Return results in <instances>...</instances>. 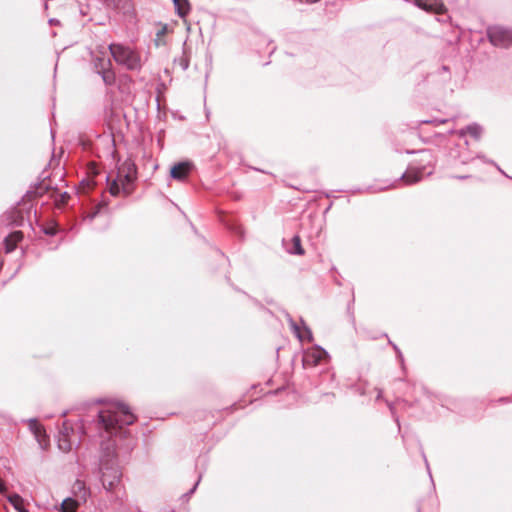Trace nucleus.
Instances as JSON below:
<instances>
[{
    "label": "nucleus",
    "mask_w": 512,
    "mask_h": 512,
    "mask_svg": "<svg viewBox=\"0 0 512 512\" xmlns=\"http://www.w3.org/2000/svg\"><path fill=\"white\" fill-rule=\"evenodd\" d=\"M117 178L121 181L122 191L129 195L132 192V185L137 178V167L132 161H125L119 168Z\"/></svg>",
    "instance_id": "4"
},
{
    "label": "nucleus",
    "mask_w": 512,
    "mask_h": 512,
    "mask_svg": "<svg viewBox=\"0 0 512 512\" xmlns=\"http://www.w3.org/2000/svg\"><path fill=\"white\" fill-rule=\"evenodd\" d=\"M420 162L421 163H428L430 164L431 162V153L429 151H421V159H420Z\"/></svg>",
    "instance_id": "24"
},
{
    "label": "nucleus",
    "mask_w": 512,
    "mask_h": 512,
    "mask_svg": "<svg viewBox=\"0 0 512 512\" xmlns=\"http://www.w3.org/2000/svg\"><path fill=\"white\" fill-rule=\"evenodd\" d=\"M424 169H425V165L415 166V167L410 166L406 170V172L403 173L398 180H396V182L403 181L407 185L415 184L423 178Z\"/></svg>",
    "instance_id": "7"
},
{
    "label": "nucleus",
    "mask_w": 512,
    "mask_h": 512,
    "mask_svg": "<svg viewBox=\"0 0 512 512\" xmlns=\"http://www.w3.org/2000/svg\"><path fill=\"white\" fill-rule=\"evenodd\" d=\"M508 398H500L499 401L504 402L507 401Z\"/></svg>",
    "instance_id": "37"
},
{
    "label": "nucleus",
    "mask_w": 512,
    "mask_h": 512,
    "mask_svg": "<svg viewBox=\"0 0 512 512\" xmlns=\"http://www.w3.org/2000/svg\"><path fill=\"white\" fill-rule=\"evenodd\" d=\"M417 512H420V508H418V511Z\"/></svg>",
    "instance_id": "42"
},
{
    "label": "nucleus",
    "mask_w": 512,
    "mask_h": 512,
    "mask_svg": "<svg viewBox=\"0 0 512 512\" xmlns=\"http://www.w3.org/2000/svg\"><path fill=\"white\" fill-rule=\"evenodd\" d=\"M287 320H288V323H289L292 331L294 332V334L300 341H303L305 338L308 341L313 340L312 332H311L310 328L308 326H306V324L304 323L303 320H301V322L303 324V330H304L305 336L302 334L301 329L298 326V324L293 320V318L289 314H287Z\"/></svg>",
    "instance_id": "10"
},
{
    "label": "nucleus",
    "mask_w": 512,
    "mask_h": 512,
    "mask_svg": "<svg viewBox=\"0 0 512 512\" xmlns=\"http://www.w3.org/2000/svg\"><path fill=\"white\" fill-rule=\"evenodd\" d=\"M390 344L393 346V349L396 351L397 357L399 358V360L403 363V355H402L400 349L397 347V345L393 344L391 341H390Z\"/></svg>",
    "instance_id": "27"
},
{
    "label": "nucleus",
    "mask_w": 512,
    "mask_h": 512,
    "mask_svg": "<svg viewBox=\"0 0 512 512\" xmlns=\"http://www.w3.org/2000/svg\"><path fill=\"white\" fill-rule=\"evenodd\" d=\"M425 463H426L427 469H429L428 460L426 458H425Z\"/></svg>",
    "instance_id": "39"
},
{
    "label": "nucleus",
    "mask_w": 512,
    "mask_h": 512,
    "mask_svg": "<svg viewBox=\"0 0 512 512\" xmlns=\"http://www.w3.org/2000/svg\"><path fill=\"white\" fill-rule=\"evenodd\" d=\"M452 178H455L458 180H465V179L470 178V175H455V176H452Z\"/></svg>",
    "instance_id": "31"
},
{
    "label": "nucleus",
    "mask_w": 512,
    "mask_h": 512,
    "mask_svg": "<svg viewBox=\"0 0 512 512\" xmlns=\"http://www.w3.org/2000/svg\"><path fill=\"white\" fill-rule=\"evenodd\" d=\"M82 423H83L82 425L84 426L86 423H89V420L88 419H83Z\"/></svg>",
    "instance_id": "34"
},
{
    "label": "nucleus",
    "mask_w": 512,
    "mask_h": 512,
    "mask_svg": "<svg viewBox=\"0 0 512 512\" xmlns=\"http://www.w3.org/2000/svg\"><path fill=\"white\" fill-rule=\"evenodd\" d=\"M103 403L99 408H92L94 417L92 423L102 438L101 455L99 459L98 473L102 485L106 491L116 488L122 477L116 453V438L127 437L129 431L126 427L136 421V416L130 408L120 401L96 400L95 404Z\"/></svg>",
    "instance_id": "1"
},
{
    "label": "nucleus",
    "mask_w": 512,
    "mask_h": 512,
    "mask_svg": "<svg viewBox=\"0 0 512 512\" xmlns=\"http://www.w3.org/2000/svg\"><path fill=\"white\" fill-rule=\"evenodd\" d=\"M460 136L465 134L471 135L475 139H479L482 134V127L477 123L470 124L459 131Z\"/></svg>",
    "instance_id": "14"
},
{
    "label": "nucleus",
    "mask_w": 512,
    "mask_h": 512,
    "mask_svg": "<svg viewBox=\"0 0 512 512\" xmlns=\"http://www.w3.org/2000/svg\"><path fill=\"white\" fill-rule=\"evenodd\" d=\"M288 252L290 254H295V255H303L304 254V249L302 248L301 239L299 236L296 235L292 238V247L288 250Z\"/></svg>",
    "instance_id": "16"
},
{
    "label": "nucleus",
    "mask_w": 512,
    "mask_h": 512,
    "mask_svg": "<svg viewBox=\"0 0 512 512\" xmlns=\"http://www.w3.org/2000/svg\"><path fill=\"white\" fill-rule=\"evenodd\" d=\"M96 213H93L90 218L93 219L95 217Z\"/></svg>",
    "instance_id": "40"
},
{
    "label": "nucleus",
    "mask_w": 512,
    "mask_h": 512,
    "mask_svg": "<svg viewBox=\"0 0 512 512\" xmlns=\"http://www.w3.org/2000/svg\"><path fill=\"white\" fill-rule=\"evenodd\" d=\"M199 481H200V478H199V479H198V481L194 484V486L189 490V492L186 494L187 496H190V495H192V494L195 492V490H196V488H197V486H198V484H199Z\"/></svg>",
    "instance_id": "29"
},
{
    "label": "nucleus",
    "mask_w": 512,
    "mask_h": 512,
    "mask_svg": "<svg viewBox=\"0 0 512 512\" xmlns=\"http://www.w3.org/2000/svg\"><path fill=\"white\" fill-rule=\"evenodd\" d=\"M79 506V501L75 500L71 497H68L63 500L60 505L61 512H74Z\"/></svg>",
    "instance_id": "15"
},
{
    "label": "nucleus",
    "mask_w": 512,
    "mask_h": 512,
    "mask_svg": "<svg viewBox=\"0 0 512 512\" xmlns=\"http://www.w3.org/2000/svg\"><path fill=\"white\" fill-rule=\"evenodd\" d=\"M328 358V352L321 346L316 345L313 348L304 351L302 358L303 367H314Z\"/></svg>",
    "instance_id": "5"
},
{
    "label": "nucleus",
    "mask_w": 512,
    "mask_h": 512,
    "mask_svg": "<svg viewBox=\"0 0 512 512\" xmlns=\"http://www.w3.org/2000/svg\"><path fill=\"white\" fill-rule=\"evenodd\" d=\"M2 265H3V260H2V258L0 257V269L2 268Z\"/></svg>",
    "instance_id": "36"
},
{
    "label": "nucleus",
    "mask_w": 512,
    "mask_h": 512,
    "mask_svg": "<svg viewBox=\"0 0 512 512\" xmlns=\"http://www.w3.org/2000/svg\"><path fill=\"white\" fill-rule=\"evenodd\" d=\"M476 158L483 160L487 164H491L496 167V169L503 174L504 176L508 177V175L499 167L497 163H495L493 160L487 159L483 154H478Z\"/></svg>",
    "instance_id": "21"
},
{
    "label": "nucleus",
    "mask_w": 512,
    "mask_h": 512,
    "mask_svg": "<svg viewBox=\"0 0 512 512\" xmlns=\"http://www.w3.org/2000/svg\"><path fill=\"white\" fill-rule=\"evenodd\" d=\"M98 74L101 75L104 83L107 84V85L112 84L114 82V80H115L114 73L111 72L106 67H102V70H98Z\"/></svg>",
    "instance_id": "19"
},
{
    "label": "nucleus",
    "mask_w": 512,
    "mask_h": 512,
    "mask_svg": "<svg viewBox=\"0 0 512 512\" xmlns=\"http://www.w3.org/2000/svg\"><path fill=\"white\" fill-rule=\"evenodd\" d=\"M415 6L418 8L436 14H443L446 12L445 5L440 0H414Z\"/></svg>",
    "instance_id": "8"
},
{
    "label": "nucleus",
    "mask_w": 512,
    "mask_h": 512,
    "mask_svg": "<svg viewBox=\"0 0 512 512\" xmlns=\"http://www.w3.org/2000/svg\"><path fill=\"white\" fill-rule=\"evenodd\" d=\"M442 70H443V71H448V70H449V67L444 65V66H442Z\"/></svg>",
    "instance_id": "33"
},
{
    "label": "nucleus",
    "mask_w": 512,
    "mask_h": 512,
    "mask_svg": "<svg viewBox=\"0 0 512 512\" xmlns=\"http://www.w3.org/2000/svg\"><path fill=\"white\" fill-rule=\"evenodd\" d=\"M167 32V26L164 25L158 32H157V37H162L163 35H165Z\"/></svg>",
    "instance_id": "28"
},
{
    "label": "nucleus",
    "mask_w": 512,
    "mask_h": 512,
    "mask_svg": "<svg viewBox=\"0 0 512 512\" xmlns=\"http://www.w3.org/2000/svg\"><path fill=\"white\" fill-rule=\"evenodd\" d=\"M107 182L109 183V192L112 196L119 195L122 190L121 181L116 178L110 181V177H107Z\"/></svg>",
    "instance_id": "17"
},
{
    "label": "nucleus",
    "mask_w": 512,
    "mask_h": 512,
    "mask_svg": "<svg viewBox=\"0 0 512 512\" xmlns=\"http://www.w3.org/2000/svg\"><path fill=\"white\" fill-rule=\"evenodd\" d=\"M191 169L192 164L190 162H179L171 168L170 175L175 180L184 181L191 172Z\"/></svg>",
    "instance_id": "9"
},
{
    "label": "nucleus",
    "mask_w": 512,
    "mask_h": 512,
    "mask_svg": "<svg viewBox=\"0 0 512 512\" xmlns=\"http://www.w3.org/2000/svg\"><path fill=\"white\" fill-rule=\"evenodd\" d=\"M487 37L490 43L499 48H508L512 45V28L494 25L487 28Z\"/></svg>",
    "instance_id": "3"
},
{
    "label": "nucleus",
    "mask_w": 512,
    "mask_h": 512,
    "mask_svg": "<svg viewBox=\"0 0 512 512\" xmlns=\"http://www.w3.org/2000/svg\"><path fill=\"white\" fill-rule=\"evenodd\" d=\"M107 65H110L109 60L105 61V59L100 58V57H97L94 59V66L97 71L102 70V67H106Z\"/></svg>",
    "instance_id": "22"
},
{
    "label": "nucleus",
    "mask_w": 512,
    "mask_h": 512,
    "mask_svg": "<svg viewBox=\"0 0 512 512\" xmlns=\"http://www.w3.org/2000/svg\"><path fill=\"white\" fill-rule=\"evenodd\" d=\"M109 51L113 59L126 69L135 71L142 67L141 57L139 53L131 47L120 43H112L109 45Z\"/></svg>",
    "instance_id": "2"
},
{
    "label": "nucleus",
    "mask_w": 512,
    "mask_h": 512,
    "mask_svg": "<svg viewBox=\"0 0 512 512\" xmlns=\"http://www.w3.org/2000/svg\"><path fill=\"white\" fill-rule=\"evenodd\" d=\"M108 6H112L114 9L121 10L130 8L129 0H107Z\"/></svg>",
    "instance_id": "20"
},
{
    "label": "nucleus",
    "mask_w": 512,
    "mask_h": 512,
    "mask_svg": "<svg viewBox=\"0 0 512 512\" xmlns=\"http://www.w3.org/2000/svg\"><path fill=\"white\" fill-rule=\"evenodd\" d=\"M312 2H317L318 0H311Z\"/></svg>",
    "instance_id": "41"
},
{
    "label": "nucleus",
    "mask_w": 512,
    "mask_h": 512,
    "mask_svg": "<svg viewBox=\"0 0 512 512\" xmlns=\"http://www.w3.org/2000/svg\"><path fill=\"white\" fill-rule=\"evenodd\" d=\"M5 492H6V485H5L4 481L0 478V494L5 493Z\"/></svg>",
    "instance_id": "30"
},
{
    "label": "nucleus",
    "mask_w": 512,
    "mask_h": 512,
    "mask_svg": "<svg viewBox=\"0 0 512 512\" xmlns=\"http://www.w3.org/2000/svg\"><path fill=\"white\" fill-rule=\"evenodd\" d=\"M7 500L8 502L13 506V508L18 512L21 508H24L22 503H23V498L17 494V493H14V494H10L7 496Z\"/></svg>",
    "instance_id": "18"
},
{
    "label": "nucleus",
    "mask_w": 512,
    "mask_h": 512,
    "mask_svg": "<svg viewBox=\"0 0 512 512\" xmlns=\"http://www.w3.org/2000/svg\"><path fill=\"white\" fill-rule=\"evenodd\" d=\"M23 238V233L21 231H14L10 233L4 239V246L6 253H11L16 248L18 242H20Z\"/></svg>",
    "instance_id": "12"
},
{
    "label": "nucleus",
    "mask_w": 512,
    "mask_h": 512,
    "mask_svg": "<svg viewBox=\"0 0 512 512\" xmlns=\"http://www.w3.org/2000/svg\"><path fill=\"white\" fill-rule=\"evenodd\" d=\"M382 397V390H378V394H377V400H379L380 398Z\"/></svg>",
    "instance_id": "32"
},
{
    "label": "nucleus",
    "mask_w": 512,
    "mask_h": 512,
    "mask_svg": "<svg viewBox=\"0 0 512 512\" xmlns=\"http://www.w3.org/2000/svg\"><path fill=\"white\" fill-rule=\"evenodd\" d=\"M57 232V229L55 227H47L44 229V233L46 235L54 236Z\"/></svg>",
    "instance_id": "26"
},
{
    "label": "nucleus",
    "mask_w": 512,
    "mask_h": 512,
    "mask_svg": "<svg viewBox=\"0 0 512 512\" xmlns=\"http://www.w3.org/2000/svg\"><path fill=\"white\" fill-rule=\"evenodd\" d=\"M28 425L29 430L34 435L40 448L45 450L49 446V436L47 435L44 427L35 418L29 419Z\"/></svg>",
    "instance_id": "6"
},
{
    "label": "nucleus",
    "mask_w": 512,
    "mask_h": 512,
    "mask_svg": "<svg viewBox=\"0 0 512 512\" xmlns=\"http://www.w3.org/2000/svg\"><path fill=\"white\" fill-rule=\"evenodd\" d=\"M389 409L393 413V406H392V404H389Z\"/></svg>",
    "instance_id": "38"
},
{
    "label": "nucleus",
    "mask_w": 512,
    "mask_h": 512,
    "mask_svg": "<svg viewBox=\"0 0 512 512\" xmlns=\"http://www.w3.org/2000/svg\"><path fill=\"white\" fill-rule=\"evenodd\" d=\"M18 512H29V511L25 508H21Z\"/></svg>",
    "instance_id": "35"
},
{
    "label": "nucleus",
    "mask_w": 512,
    "mask_h": 512,
    "mask_svg": "<svg viewBox=\"0 0 512 512\" xmlns=\"http://www.w3.org/2000/svg\"><path fill=\"white\" fill-rule=\"evenodd\" d=\"M75 488H77L78 490H84V495H86V489H85V484L84 482L80 481V480H77L75 485H74ZM83 500L85 501V496H83Z\"/></svg>",
    "instance_id": "25"
},
{
    "label": "nucleus",
    "mask_w": 512,
    "mask_h": 512,
    "mask_svg": "<svg viewBox=\"0 0 512 512\" xmlns=\"http://www.w3.org/2000/svg\"><path fill=\"white\" fill-rule=\"evenodd\" d=\"M74 445V441L71 440L68 428L66 424H63V429L60 431L59 438H58V448L63 452H69L71 451L72 447Z\"/></svg>",
    "instance_id": "11"
},
{
    "label": "nucleus",
    "mask_w": 512,
    "mask_h": 512,
    "mask_svg": "<svg viewBox=\"0 0 512 512\" xmlns=\"http://www.w3.org/2000/svg\"><path fill=\"white\" fill-rule=\"evenodd\" d=\"M12 214L15 216V218H13L11 223L14 226H21L23 224V221H24L23 216L19 212H12Z\"/></svg>",
    "instance_id": "23"
},
{
    "label": "nucleus",
    "mask_w": 512,
    "mask_h": 512,
    "mask_svg": "<svg viewBox=\"0 0 512 512\" xmlns=\"http://www.w3.org/2000/svg\"><path fill=\"white\" fill-rule=\"evenodd\" d=\"M176 14L180 18L186 17L190 12V3L188 0H172Z\"/></svg>",
    "instance_id": "13"
}]
</instances>
